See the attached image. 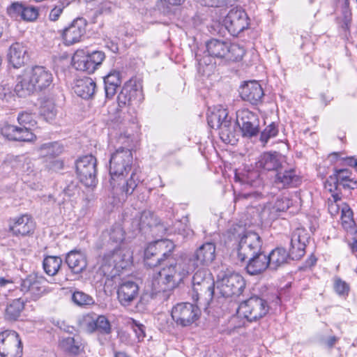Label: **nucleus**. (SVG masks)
Segmentation results:
<instances>
[{"instance_id": "49530a36", "label": "nucleus", "mask_w": 357, "mask_h": 357, "mask_svg": "<svg viewBox=\"0 0 357 357\" xmlns=\"http://www.w3.org/2000/svg\"><path fill=\"white\" fill-rule=\"evenodd\" d=\"M17 121L19 127L26 129L28 132H31L32 128L36 125L35 114L27 112H20L17 116Z\"/></svg>"}, {"instance_id": "bb28decb", "label": "nucleus", "mask_w": 357, "mask_h": 357, "mask_svg": "<svg viewBox=\"0 0 357 357\" xmlns=\"http://www.w3.org/2000/svg\"><path fill=\"white\" fill-rule=\"evenodd\" d=\"M1 135L8 140L19 142H31L36 137L32 132H28L22 127L13 125H5L1 129Z\"/></svg>"}, {"instance_id": "473e14b6", "label": "nucleus", "mask_w": 357, "mask_h": 357, "mask_svg": "<svg viewBox=\"0 0 357 357\" xmlns=\"http://www.w3.org/2000/svg\"><path fill=\"white\" fill-rule=\"evenodd\" d=\"M269 268L277 270L279 267L292 260L289 252L283 248H276L267 255Z\"/></svg>"}, {"instance_id": "8fccbe9b", "label": "nucleus", "mask_w": 357, "mask_h": 357, "mask_svg": "<svg viewBox=\"0 0 357 357\" xmlns=\"http://www.w3.org/2000/svg\"><path fill=\"white\" fill-rule=\"evenodd\" d=\"M237 248V254L238 259L241 261H244L247 259L248 257L252 256L253 255L259 254L261 250H255L254 248H252V245H248L244 243L240 242V243L236 245Z\"/></svg>"}, {"instance_id": "1a4fd4ad", "label": "nucleus", "mask_w": 357, "mask_h": 357, "mask_svg": "<svg viewBox=\"0 0 357 357\" xmlns=\"http://www.w3.org/2000/svg\"><path fill=\"white\" fill-rule=\"evenodd\" d=\"M133 156L131 151L126 147L120 146L111 155L109 160V174L111 179L128 174L133 169Z\"/></svg>"}, {"instance_id": "f03ea898", "label": "nucleus", "mask_w": 357, "mask_h": 357, "mask_svg": "<svg viewBox=\"0 0 357 357\" xmlns=\"http://www.w3.org/2000/svg\"><path fill=\"white\" fill-rule=\"evenodd\" d=\"M53 82V75L47 68L35 66L17 79L15 92L20 97H25L35 91L49 89Z\"/></svg>"}, {"instance_id": "20e7f679", "label": "nucleus", "mask_w": 357, "mask_h": 357, "mask_svg": "<svg viewBox=\"0 0 357 357\" xmlns=\"http://www.w3.org/2000/svg\"><path fill=\"white\" fill-rule=\"evenodd\" d=\"M291 205V201L285 197H278L274 202L266 206H251L248 209V213L251 216L250 223L259 225L264 221H271L277 219L285 212Z\"/></svg>"}, {"instance_id": "6e6552de", "label": "nucleus", "mask_w": 357, "mask_h": 357, "mask_svg": "<svg viewBox=\"0 0 357 357\" xmlns=\"http://www.w3.org/2000/svg\"><path fill=\"white\" fill-rule=\"evenodd\" d=\"M105 57V54L102 51L89 52L78 50L72 58V63L77 70L93 74L101 66Z\"/></svg>"}, {"instance_id": "cd10ccee", "label": "nucleus", "mask_w": 357, "mask_h": 357, "mask_svg": "<svg viewBox=\"0 0 357 357\" xmlns=\"http://www.w3.org/2000/svg\"><path fill=\"white\" fill-rule=\"evenodd\" d=\"M66 263L73 274L79 275L83 273L88 265L86 255L80 250H71L66 257Z\"/></svg>"}, {"instance_id": "5fc2aeb1", "label": "nucleus", "mask_w": 357, "mask_h": 357, "mask_svg": "<svg viewBox=\"0 0 357 357\" xmlns=\"http://www.w3.org/2000/svg\"><path fill=\"white\" fill-rule=\"evenodd\" d=\"M40 113L47 121H51L55 118L57 110L53 102H47L41 107Z\"/></svg>"}, {"instance_id": "72a5a7b5", "label": "nucleus", "mask_w": 357, "mask_h": 357, "mask_svg": "<svg viewBox=\"0 0 357 357\" xmlns=\"http://www.w3.org/2000/svg\"><path fill=\"white\" fill-rule=\"evenodd\" d=\"M96 84L90 77H84L76 81L74 92L84 99L91 98L96 91Z\"/></svg>"}, {"instance_id": "e2e57ef3", "label": "nucleus", "mask_w": 357, "mask_h": 357, "mask_svg": "<svg viewBox=\"0 0 357 357\" xmlns=\"http://www.w3.org/2000/svg\"><path fill=\"white\" fill-rule=\"evenodd\" d=\"M130 324L132 329L135 332L138 341H142L146 336L145 326L134 319H131Z\"/></svg>"}, {"instance_id": "c9c22d12", "label": "nucleus", "mask_w": 357, "mask_h": 357, "mask_svg": "<svg viewBox=\"0 0 357 357\" xmlns=\"http://www.w3.org/2000/svg\"><path fill=\"white\" fill-rule=\"evenodd\" d=\"M258 165L265 170L277 172L282 167L280 155L276 152L264 153L260 156Z\"/></svg>"}, {"instance_id": "b1692460", "label": "nucleus", "mask_w": 357, "mask_h": 357, "mask_svg": "<svg viewBox=\"0 0 357 357\" xmlns=\"http://www.w3.org/2000/svg\"><path fill=\"white\" fill-rule=\"evenodd\" d=\"M301 178L295 169H282L281 167L274 176V184L278 188H289L298 186L301 183Z\"/></svg>"}, {"instance_id": "680f3d73", "label": "nucleus", "mask_w": 357, "mask_h": 357, "mask_svg": "<svg viewBox=\"0 0 357 357\" xmlns=\"http://www.w3.org/2000/svg\"><path fill=\"white\" fill-rule=\"evenodd\" d=\"M139 225L142 227H152L156 225V220L154 214L150 211H143L140 218Z\"/></svg>"}, {"instance_id": "2f4dec72", "label": "nucleus", "mask_w": 357, "mask_h": 357, "mask_svg": "<svg viewBox=\"0 0 357 357\" xmlns=\"http://www.w3.org/2000/svg\"><path fill=\"white\" fill-rule=\"evenodd\" d=\"M229 41L212 38L206 43L208 56L213 58L223 59L229 53Z\"/></svg>"}, {"instance_id": "c03bdc74", "label": "nucleus", "mask_w": 357, "mask_h": 357, "mask_svg": "<svg viewBox=\"0 0 357 357\" xmlns=\"http://www.w3.org/2000/svg\"><path fill=\"white\" fill-rule=\"evenodd\" d=\"M72 301L77 306L86 307L95 304V300L89 294L79 290H75L72 294Z\"/></svg>"}, {"instance_id": "c756f323", "label": "nucleus", "mask_w": 357, "mask_h": 357, "mask_svg": "<svg viewBox=\"0 0 357 357\" xmlns=\"http://www.w3.org/2000/svg\"><path fill=\"white\" fill-rule=\"evenodd\" d=\"M267 257L262 250L259 254L248 257V261L245 267L247 273L250 275H256L266 271L269 268Z\"/></svg>"}, {"instance_id": "aec40b11", "label": "nucleus", "mask_w": 357, "mask_h": 357, "mask_svg": "<svg viewBox=\"0 0 357 357\" xmlns=\"http://www.w3.org/2000/svg\"><path fill=\"white\" fill-rule=\"evenodd\" d=\"M82 326L89 333L98 332L102 335H110L112 332L110 321L105 315L89 313L82 318Z\"/></svg>"}, {"instance_id": "c85d7f7f", "label": "nucleus", "mask_w": 357, "mask_h": 357, "mask_svg": "<svg viewBox=\"0 0 357 357\" xmlns=\"http://www.w3.org/2000/svg\"><path fill=\"white\" fill-rule=\"evenodd\" d=\"M234 180L245 188H259L262 185L259 173L255 169H243L241 171L236 169L235 171Z\"/></svg>"}, {"instance_id": "393cba45", "label": "nucleus", "mask_w": 357, "mask_h": 357, "mask_svg": "<svg viewBox=\"0 0 357 357\" xmlns=\"http://www.w3.org/2000/svg\"><path fill=\"white\" fill-rule=\"evenodd\" d=\"M240 96L245 101L252 105H257L264 96V91L257 81L245 82L240 88Z\"/></svg>"}, {"instance_id": "69168bd1", "label": "nucleus", "mask_w": 357, "mask_h": 357, "mask_svg": "<svg viewBox=\"0 0 357 357\" xmlns=\"http://www.w3.org/2000/svg\"><path fill=\"white\" fill-rule=\"evenodd\" d=\"M334 289L339 295L347 294L349 290L347 283L340 278L335 280Z\"/></svg>"}, {"instance_id": "338daca9", "label": "nucleus", "mask_w": 357, "mask_h": 357, "mask_svg": "<svg viewBox=\"0 0 357 357\" xmlns=\"http://www.w3.org/2000/svg\"><path fill=\"white\" fill-rule=\"evenodd\" d=\"M45 163V165L48 169L54 172L61 170L64 167L63 160L57 158L50 160L48 161V162Z\"/></svg>"}, {"instance_id": "052dcab7", "label": "nucleus", "mask_w": 357, "mask_h": 357, "mask_svg": "<svg viewBox=\"0 0 357 357\" xmlns=\"http://www.w3.org/2000/svg\"><path fill=\"white\" fill-rule=\"evenodd\" d=\"M62 193L69 199L79 195V187L78 183L75 181H70L63 188Z\"/></svg>"}, {"instance_id": "9d476101", "label": "nucleus", "mask_w": 357, "mask_h": 357, "mask_svg": "<svg viewBox=\"0 0 357 357\" xmlns=\"http://www.w3.org/2000/svg\"><path fill=\"white\" fill-rule=\"evenodd\" d=\"M97 160L92 155L79 158L75 161V170L79 181L86 187H95L98 183Z\"/></svg>"}, {"instance_id": "6e6d98bb", "label": "nucleus", "mask_w": 357, "mask_h": 357, "mask_svg": "<svg viewBox=\"0 0 357 357\" xmlns=\"http://www.w3.org/2000/svg\"><path fill=\"white\" fill-rule=\"evenodd\" d=\"M125 238V231L120 225H113L109 230V239L113 243L119 244Z\"/></svg>"}, {"instance_id": "09e8293b", "label": "nucleus", "mask_w": 357, "mask_h": 357, "mask_svg": "<svg viewBox=\"0 0 357 357\" xmlns=\"http://www.w3.org/2000/svg\"><path fill=\"white\" fill-rule=\"evenodd\" d=\"M70 3V0H56L55 3L52 4V8L49 14L50 20L56 21L63 13V9L68 7Z\"/></svg>"}, {"instance_id": "ddd939ff", "label": "nucleus", "mask_w": 357, "mask_h": 357, "mask_svg": "<svg viewBox=\"0 0 357 357\" xmlns=\"http://www.w3.org/2000/svg\"><path fill=\"white\" fill-rule=\"evenodd\" d=\"M216 284L220 294L225 298L240 296L245 287L243 278L236 273L225 274Z\"/></svg>"}, {"instance_id": "e433bc0d", "label": "nucleus", "mask_w": 357, "mask_h": 357, "mask_svg": "<svg viewBox=\"0 0 357 357\" xmlns=\"http://www.w3.org/2000/svg\"><path fill=\"white\" fill-rule=\"evenodd\" d=\"M40 156L44 159L45 162L57 158L63 151V147L59 143L50 142L42 144L39 149Z\"/></svg>"}, {"instance_id": "4be33fe9", "label": "nucleus", "mask_w": 357, "mask_h": 357, "mask_svg": "<svg viewBox=\"0 0 357 357\" xmlns=\"http://www.w3.org/2000/svg\"><path fill=\"white\" fill-rule=\"evenodd\" d=\"M86 20L83 17L74 20L71 24L62 31V38L66 45H71L79 42L86 33Z\"/></svg>"}, {"instance_id": "dca6fc26", "label": "nucleus", "mask_w": 357, "mask_h": 357, "mask_svg": "<svg viewBox=\"0 0 357 357\" xmlns=\"http://www.w3.org/2000/svg\"><path fill=\"white\" fill-rule=\"evenodd\" d=\"M8 222V231L12 236L17 238L31 236L36 228V223L33 217L26 213L10 218Z\"/></svg>"}, {"instance_id": "13d9d810", "label": "nucleus", "mask_w": 357, "mask_h": 357, "mask_svg": "<svg viewBox=\"0 0 357 357\" xmlns=\"http://www.w3.org/2000/svg\"><path fill=\"white\" fill-rule=\"evenodd\" d=\"M39 15V8L33 6H25L24 4L22 20L27 22L36 20Z\"/></svg>"}, {"instance_id": "864d4df0", "label": "nucleus", "mask_w": 357, "mask_h": 357, "mask_svg": "<svg viewBox=\"0 0 357 357\" xmlns=\"http://www.w3.org/2000/svg\"><path fill=\"white\" fill-rule=\"evenodd\" d=\"M279 132L278 126L275 123H271L261 132L260 141L264 144H266L268 141L278 135Z\"/></svg>"}, {"instance_id": "774afa93", "label": "nucleus", "mask_w": 357, "mask_h": 357, "mask_svg": "<svg viewBox=\"0 0 357 357\" xmlns=\"http://www.w3.org/2000/svg\"><path fill=\"white\" fill-rule=\"evenodd\" d=\"M13 94L10 89L6 86L0 85V100L8 102L12 98Z\"/></svg>"}, {"instance_id": "2eb2a0df", "label": "nucleus", "mask_w": 357, "mask_h": 357, "mask_svg": "<svg viewBox=\"0 0 357 357\" xmlns=\"http://www.w3.org/2000/svg\"><path fill=\"white\" fill-rule=\"evenodd\" d=\"M139 183L140 176L137 169L132 171L129 177H128V174H124L116 177V180L111 179L110 181L113 193L121 196L122 199L132 195Z\"/></svg>"}, {"instance_id": "4c0bfd02", "label": "nucleus", "mask_w": 357, "mask_h": 357, "mask_svg": "<svg viewBox=\"0 0 357 357\" xmlns=\"http://www.w3.org/2000/svg\"><path fill=\"white\" fill-rule=\"evenodd\" d=\"M248 231L249 229L246 227V224L234 223L227 231V241L234 242V245H238Z\"/></svg>"}, {"instance_id": "4d7b16f0", "label": "nucleus", "mask_w": 357, "mask_h": 357, "mask_svg": "<svg viewBox=\"0 0 357 357\" xmlns=\"http://www.w3.org/2000/svg\"><path fill=\"white\" fill-rule=\"evenodd\" d=\"M264 197L262 192L259 190H252L248 192L239 193L235 197V202H240L243 201L259 200Z\"/></svg>"}, {"instance_id": "79ce46f5", "label": "nucleus", "mask_w": 357, "mask_h": 357, "mask_svg": "<svg viewBox=\"0 0 357 357\" xmlns=\"http://www.w3.org/2000/svg\"><path fill=\"white\" fill-rule=\"evenodd\" d=\"M351 173L347 169L335 170L333 175H331L326 181V188H333L337 190L338 184L351 178Z\"/></svg>"}, {"instance_id": "bf43d9fd", "label": "nucleus", "mask_w": 357, "mask_h": 357, "mask_svg": "<svg viewBox=\"0 0 357 357\" xmlns=\"http://www.w3.org/2000/svg\"><path fill=\"white\" fill-rule=\"evenodd\" d=\"M23 8L24 3L14 2L9 7H8L7 13L8 15L13 19L17 20L19 17L22 19L23 14Z\"/></svg>"}, {"instance_id": "f257e3e1", "label": "nucleus", "mask_w": 357, "mask_h": 357, "mask_svg": "<svg viewBox=\"0 0 357 357\" xmlns=\"http://www.w3.org/2000/svg\"><path fill=\"white\" fill-rule=\"evenodd\" d=\"M161 265L164 267L152 277L151 287L155 293L165 292L176 288L192 271L188 262L176 260L173 255Z\"/></svg>"}, {"instance_id": "7c9ffc66", "label": "nucleus", "mask_w": 357, "mask_h": 357, "mask_svg": "<svg viewBox=\"0 0 357 357\" xmlns=\"http://www.w3.org/2000/svg\"><path fill=\"white\" fill-rule=\"evenodd\" d=\"M27 47L21 43H15L9 48L8 57L10 65L19 68L25 63L27 57Z\"/></svg>"}, {"instance_id": "ea45409f", "label": "nucleus", "mask_w": 357, "mask_h": 357, "mask_svg": "<svg viewBox=\"0 0 357 357\" xmlns=\"http://www.w3.org/2000/svg\"><path fill=\"white\" fill-rule=\"evenodd\" d=\"M142 91L135 89L133 86H124L117 96V102L119 107L130 105L136 96H142Z\"/></svg>"}, {"instance_id": "f3484780", "label": "nucleus", "mask_w": 357, "mask_h": 357, "mask_svg": "<svg viewBox=\"0 0 357 357\" xmlns=\"http://www.w3.org/2000/svg\"><path fill=\"white\" fill-rule=\"evenodd\" d=\"M22 344L18 333L5 331L0 333V356L1 357H21Z\"/></svg>"}, {"instance_id": "a211bd4d", "label": "nucleus", "mask_w": 357, "mask_h": 357, "mask_svg": "<svg viewBox=\"0 0 357 357\" xmlns=\"http://www.w3.org/2000/svg\"><path fill=\"white\" fill-rule=\"evenodd\" d=\"M236 126L238 125L243 137L251 138L259 132V120L257 114L248 109H239L236 112Z\"/></svg>"}, {"instance_id": "3c124183", "label": "nucleus", "mask_w": 357, "mask_h": 357, "mask_svg": "<svg viewBox=\"0 0 357 357\" xmlns=\"http://www.w3.org/2000/svg\"><path fill=\"white\" fill-rule=\"evenodd\" d=\"M241 243H246L248 245H252V248L255 250H261L262 246V241L259 235L251 230L247 233L246 236L241 240Z\"/></svg>"}, {"instance_id": "de8ad7c7", "label": "nucleus", "mask_w": 357, "mask_h": 357, "mask_svg": "<svg viewBox=\"0 0 357 357\" xmlns=\"http://www.w3.org/2000/svg\"><path fill=\"white\" fill-rule=\"evenodd\" d=\"M61 347L68 353L73 355L78 354L81 351V343L73 337L63 338L61 341Z\"/></svg>"}, {"instance_id": "0e129e2a", "label": "nucleus", "mask_w": 357, "mask_h": 357, "mask_svg": "<svg viewBox=\"0 0 357 357\" xmlns=\"http://www.w3.org/2000/svg\"><path fill=\"white\" fill-rule=\"evenodd\" d=\"M205 6L208 7H223L232 6L235 0H199Z\"/></svg>"}, {"instance_id": "a19ab883", "label": "nucleus", "mask_w": 357, "mask_h": 357, "mask_svg": "<svg viewBox=\"0 0 357 357\" xmlns=\"http://www.w3.org/2000/svg\"><path fill=\"white\" fill-rule=\"evenodd\" d=\"M63 261L60 257L47 256L43 261V268L45 273L50 276L56 275L62 265Z\"/></svg>"}, {"instance_id": "0eeeda50", "label": "nucleus", "mask_w": 357, "mask_h": 357, "mask_svg": "<svg viewBox=\"0 0 357 357\" xmlns=\"http://www.w3.org/2000/svg\"><path fill=\"white\" fill-rule=\"evenodd\" d=\"M174 244L165 240L150 244L144 251V261L149 267H155L164 264L167 259H171Z\"/></svg>"}, {"instance_id": "a18cd8bd", "label": "nucleus", "mask_w": 357, "mask_h": 357, "mask_svg": "<svg viewBox=\"0 0 357 357\" xmlns=\"http://www.w3.org/2000/svg\"><path fill=\"white\" fill-rule=\"evenodd\" d=\"M356 188H357V181L354 180V178H350L343 183L338 184L337 190H334L333 187L329 188L328 190L331 192H333L332 196L335 202H337L341 199L342 189H344V190H350Z\"/></svg>"}, {"instance_id": "9b49d317", "label": "nucleus", "mask_w": 357, "mask_h": 357, "mask_svg": "<svg viewBox=\"0 0 357 357\" xmlns=\"http://www.w3.org/2000/svg\"><path fill=\"white\" fill-rule=\"evenodd\" d=\"M267 301L258 296H252L242 302L238 308V314L249 321H257L264 317L268 312Z\"/></svg>"}, {"instance_id": "603ef678", "label": "nucleus", "mask_w": 357, "mask_h": 357, "mask_svg": "<svg viewBox=\"0 0 357 357\" xmlns=\"http://www.w3.org/2000/svg\"><path fill=\"white\" fill-rule=\"evenodd\" d=\"M229 53L227 55L226 59L233 61H237L242 59L245 54V50L243 47L237 44L229 43Z\"/></svg>"}, {"instance_id": "37998d69", "label": "nucleus", "mask_w": 357, "mask_h": 357, "mask_svg": "<svg viewBox=\"0 0 357 357\" xmlns=\"http://www.w3.org/2000/svg\"><path fill=\"white\" fill-rule=\"evenodd\" d=\"M342 225L343 227L347 231H354L356 228V223L354 220V213L351 208L348 205H344L342 208Z\"/></svg>"}, {"instance_id": "a878e982", "label": "nucleus", "mask_w": 357, "mask_h": 357, "mask_svg": "<svg viewBox=\"0 0 357 357\" xmlns=\"http://www.w3.org/2000/svg\"><path fill=\"white\" fill-rule=\"evenodd\" d=\"M117 295L122 305L130 306L138 297L139 287L135 282H124L119 286Z\"/></svg>"}, {"instance_id": "f704fd0d", "label": "nucleus", "mask_w": 357, "mask_h": 357, "mask_svg": "<svg viewBox=\"0 0 357 357\" xmlns=\"http://www.w3.org/2000/svg\"><path fill=\"white\" fill-rule=\"evenodd\" d=\"M121 77L119 71H111L104 77L105 95L107 98H112L116 93L117 89L121 86Z\"/></svg>"}, {"instance_id": "423d86ee", "label": "nucleus", "mask_w": 357, "mask_h": 357, "mask_svg": "<svg viewBox=\"0 0 357 357\" xmlns=\"http://www.w3.org/2000/svg\"><path fill=\"white\" fill-rule=\"evenodd\" d=\"M190 295L193 301L209 303L214 295L215 282L212 274L205 268L199 269L193 275Z\"/></svg>"}, {"instance_id": "58836bf2", "label": "nucleus", "mask_w": 357, "mask_h": 357, "mask_svg": "<svg viewBox=\"0 0 357 357\" xmlns=\"http://www.w3.org/2000/svg\"><path fill=\"white\" fill-rule=\"evenodd\" d=\"M24 309V301L22 298H15L10 301L5 310V318L9 321H16Z\"/></svg>"}, {"instance_id": "5701e85b", "label": "nucleus", "mask_w": 357, "mask_h": 357, "mask_svg": "<svg viewBox=\"0 0 357 357\" xmlns=\"http://www.w3.org/2000/svg\"><path fill=\"white\" fill-rule=\"evenodd\" d=\"M308 238L306 231L303 229L297 228L293 231L289 251L292 260H298L304 256Z\"/></svg>"}, {"instance_id": "f8f14e48", "label": "nucleus", "mask_w": 357, "mask_h": 357, "mask_svg": "<svg viewBox=\"0 0 357 357\" xmlns=\"http://www.w3.org/2000/svg\"><path fill=\"white\" fill-rule=\"evenodd\" d=\"M19 289L26 301H38L47 293L45 278L37 275H29L21 279Z\"/></svg>"}, {"instance_id": "4468645a", "label": "nucleus", "mask_w": 357, "mask_h": 357, "mask_svg": "<svg viewBox=\"0 0 357 357\" xmlns=\"http://www.w3.org/2000/svg\"><path fill=\"white\" fill-rule=\"evenodd\" d=\"M215 245L212 242H206L199 246L185 259L190 269L193 271L199 266H206L211 264L215 259Z\"/></svg>"}, {"instance_id": "412c9836", "label": "nucleus", "mask_w": 357, "mask_h": 357, "mask_svg": "<svg viewBox=\"0 0 357 357\" xmlns=\"http://www.w3.org/2000/svg\"><path fill=\"white\" fill-rule=\"evenodd\" d=\"M223 22L225 28L232 36H238L249 25L246 13L240 9H231Z\"/></svg>"}, {"instance_id": "39448f33", "label": "nucleus", "mask_w": 357, "mask_h": 357, "mask_svg": "<svg viewBox=\"0 0 357 357\" xmlns=\"http://www.w3.org/2000/svg\"><path fill=\"white\" fill-rule=\"evenodd\" d=\"M208 126L219 130L222 141L226 144H234L236 139V123L229 116L227 109H214L207 117Z\"/></svg>"}, {"instance_id": "6ab92c4d", "label": "nucleus", "mask_w": 357, "mask_h": 357, "mask_svg": "<svg viewBox=\"0 0 357 357\" xmlns=\"http://www.w3.org/2000/svg\"><path fill=\"white\" fill-rule=\"evenodd\" d=\"M199 309L190 303H178L172 310V317L177 325L186 327L197 321L199 316Z\"/></svg>"}, {"instance_id": "7ed1b4c3", "label": "nucleus", "mask_w": 357, "mask_h": 357, "mask_svg": "<svg viewBox=\"0 0 357 357\" xmlns=\"http://www.w3.org/2000/svg\"><path fill=\"white\" fill-rule=\"evenodd\" d=\"M132 253L126 248H118L105 253L101 261L100 271L107 278L119 275L132 262Z\"/></svg>"}]
</instances>
